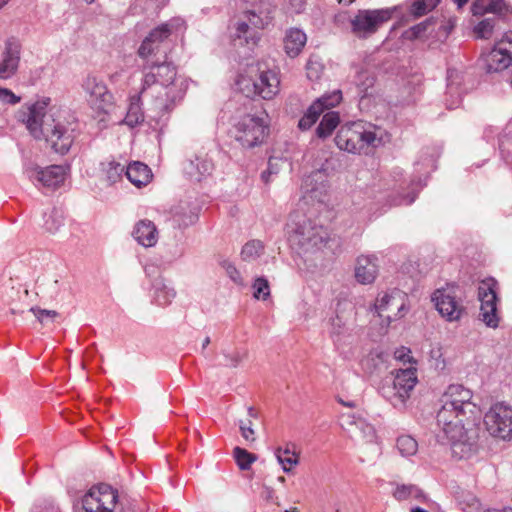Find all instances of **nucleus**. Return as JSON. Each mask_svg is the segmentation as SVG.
<instances>
[{"label":"nucleus","mask_w":512,"mask_h":512,"mask_svg":"<svg viewBox=\"0 0 512 512\" xmlns=\"http://www.w3.org/2000/svg\"><path fill=\"white\" fill-rule=\"evenodd\" d=\"M118 493L107 484L92 487L82 498L84 512H116Z\"/></svg>","instance_id":"12"},{"label":"nucleus","mask_w":512,"mask_h":512,"mask_svg":"<svg viewBox=\"0 0 512 512\" xmlns=\"http://www.w3.org/2000/svg\"><path fill=\"white\" fill-rule=\"evenodd\" d=\"M504 7L503 0H475L472 5L473 15L501 12Z\"/></svg>","instance_id":"39"},{"label":"nucleus","mask_w":512,"mask_h":512,"mask_svg":"<svg viewBox=\"0 0 512 512\" xmlns=\"http://www.w3.org/2000/svg\"><path fill=\"white\" fill-rule=\"evenodd\" d=\"M430 360L432 365L436 370L442 371L446 367V361L443 357V352L441 347H434L430 351Z\"/></svg>","instance_id":"48"},{"label":"nucleus","mask_w":512,"mask_h":512,"mask_svg":"<svg viewBox=\"0 0 512 512\" xmlns=\"http://www.w3.org/2000/svg\"><path fill=\"white\" fill-rule=\"evenodd\" d=\"M307 36L301 29L290 28L284 37V50L292 58L298 56L304 48Z\"/></svg>","instance_id":"28"},{"label":"nucleus","mask_w":512,"mask_h":512,"mask_svg":"<svg viewBox=\"0 0 512 512\" xmlns=\"http://www.w3.org/2000/svg\"><path fill=\"white\" fill-rule=\"evenodd\" d=\"M415 198H416L415 194H413L411 197L405 196V197L401 198L399 201H396L394 204L395 205H401V204L408 205V204H411L412 202H414Z\"/></svg>","instance_id":"60"},{"label":"nucleus","mask_w":512,"mask_h":512,"mask_svg":"<svg viewBox=\"0 0 512 512\" xmlns=\"http://www.w3.org/2000/svg\"><path fill=\"white\" fill-rule=\"evenodd\" d=\"M133 237L142 246L152 247L158 241V231L152 221L143 219L136 223Z\"/></svg>","instance_id":"26"},{"label":"nucleus","mask_w":512,"mask_h":512,"mask_svg":"<svg viewBox=\"0 0 512 512\" xmlns=\"http://www.w3.org/2000/svg\"><path fill=\"white\" fill-rule=\"evenodd\" d=\"M404 308L405 294L399 289L383 292L375 301V309L379 317L386 319L388 323L402 317L401 312Z\"/></svg>","instance_id":"17"},{"label":"nucleus","mask_w":512,"mask_h":512,"mask_svg":"<svg viewBox=\"0 0 512 512\" xmlns=\"http://www.w3.org/2000/svg\"><path fill=\"white\" fill-rule=\"evenodd\" d=\"M362 154L368 155L374 149L390 141L387 131L375 124L365 121H354Z\"/></svg>","instance_id":"15"},{"label":"nucleus","mask_w":512,"mask_h":512,"mask_svg":"<svg viewBox=\"0 0 512 512\" xmlns=\"http://www.w3.org/2000/svg\"><path fill=\"white\" fill-rule=\"evenodd\" d=\"M325 174L322 170L313 171L310 175L304 178L303 188L306 193L311 194V198H317V193L322 194L326 191Z\"/></svg>","instance_id":"32"},{"label":"nucleus","mask_w":512,"mask_h":512,"mask_svg":"<svg viewBox=\"0 0 512 512\" xmlns=\"http://www.w3.org/2000/svg\"><path fill=\"white\" fill-rule=\"evenodd\" d=\"M183 24L182 19L173 18L154 28L138 48L137 53L142 61L146 62L147 60H156L157 58L163 59L164 55L167 58L165 41L174 32L181 30Z\"/></svg>","instance_id":"6"},{"label":"nucleus","mask_w":512,"mask_h":512,"mask_svg":"<svg viewBox=\"0 0 512 512\" xmlns=\"http://www.w3.org/2000/svg\"><path fill=\"white\" fill-rule=\"evenodd\" d=\"M22 45L15 37L8 38L0 53V79L8 80L14 77L21 61Z\"/></svg>","instance_id":"19"},{"label":"nucleus","mask_w":512,"mask_h":512,"mask_svg":"<svg viewBox=\"0 0 512 512\" xmlns=\"http://www.w3.org/2000/svg\"><path fill=\"white\" fill-rule=\"evenodd\" d=\"M271 166H272V159L269 160L268 162V168L263 171L261 173V179L265 182V183H268L269 182V179H270V176L273 174V173H276L275 171H271Z\"/></svg>","instance_id":"59"},{"label":"nucleus","mask_w":512,"mask_h":512,"mask_svg":"<svg viewBox=\"0 0 512 512\" xmlns=\"http://www.w3.org/2000/svg\"><path fill=\"white\" fill-rule=\"evenodd\" d=\"M330 326H331L330 331H329L330 336L333 339H335L343 333L345 323L341 317L336 315L335 317L330 319Z\"/></svg>","instance_id":"54"},{"label":"nucleus","mask_w":512,"mask_h":512,"mask_svg":"<svg viewBox=\"0 0 512 512\" xmlns=\"http://www.w3.org/2000/svg\"><path fill=\"white\" fill-rule=\"evenodd\" d=\"M254 297L256 299L266 300L270 295V286L268 280L264 277H258L253 283Z\"/></svg>","instance_id":"45"},{"label":"nucleus","mask_w":512,"mask_h":512,"mask_svg":"<svg viewBox=\"0 0 512 512\" xmlns=\"http://www.w3.org/2000/svg\"><path fill=\"white\" fill-rule=\"evenodd\" d=\"M275 7L268 0H260L254 3L252 8L245 12L247 21H239L236 24L233 40L240 45H255L258 37L254 29H264L272 19Z\"/></svg>","instance_id":"5"},{"label":"nucleus","mask_w":512,"mask_h":512,"mask_svg":"<svg viewBox=\"0 0 512 512\" xmlns=\"http://www.w3.org/2000/svg\"><path fill=\"white\" fill-rule=\"evenodd\" d=\"M103 179L108 185H112L122 178L124 166L116 161H105L100 164Z\"/></svg>","instance_id":"38"},{"label":"nucleus","mask_w":512,"mask_h":512,"mask_svg":"<svg viewBox=\"0 0 512 512\" xmlns=\"http://www.w3.org/2000/svg\"><path fill=\"white\" fill-rule=\"evenodd\" d=\"M485 512H512V508H503V509H488Z\"/></svg>","instance_id":"64"},{"label":"nucleus","mask_w":512,"mask_h":512,"mask_svg":"<svg viewBox=\"0 0 512 512\" xmlns=\"http://www.w3.org/2000/svg\"><path fill=\"white\" fill-rule=\"evenodd\" d=\"M473 393L461 384H451L440 398L441 407L437 412V425L451 446L454 457L468 458L478 448L481 419L480 408L472 401Z\"/></svg>","instance_id":"1"},{"label":"nucleus","mask_w":512,"mask_h":512,"mask_svg":"<svg viewBox=\"0 0 512 512\" xmlns=\"http://www.w3.org/2000/svg\"><path fill=\"white\" fill-rule=\"evenodd\" d=\"M393 497L398 501H404L408 499H417L420 500L424 498V494L421 489L417 486L409 484V485H397L394 492Z\"/></svg>","instance_id":"40"},{"label":"nucleus","mask_w":512,"mask_h":512,"mask_svg":"<svg viewBox=\"0 0 512 512\" xmlns=\"http://www.w3.org/2000/svg\"><path fill=\"white\" fill-rule=\"evenodd\" d=\"M125 175L137 187L147 185L152 177L150 168L142 162L129 164L125 170Z\"/></svg>","instance_id":"31"},{"label":"nucleus","mask_w":512,"mask_h":512,"mask_svg":"<svg viewBox=\"0 0 512 512\" xmlns=\"http://www.w3.org/2000/svg\"><path fill=\"white\" fill-rule=\"evenodd\" d=\"M154 300L160 306H166L172 302L176 296L173 287L165 282L164 279L158 278L153 283Z\"/></svg>","instance_id":"33"},{"label":"nucleus","mask_w":512,"mask_h":512,"mask_svg":"<svg viewBox=\"0 0 512 512\" xmlns=\"http://www.w3.org/2000/svg\"><path fill=\"white\" fill-rule=\"evenodd\" d=\"M340 123L339 113L330 111L324 114L318 127L316 128V135L318 138L325 139L329 137L332 132Z\"/></svg>","instance_id":"34"},{"label":"nucleus","mask_w":512,"mask_h":512,"mask_svg":"<svg viewBox=\"0 0 512 512\" xmlns=\"http://www.w3.org/2000/svg\"><path fill=\"white\" fill-rule=\"evenodd\" d=\"M488 73L505 70L512 64V32L505 33L501 40L483 57Z\"/></svg>","instance_id":"14"},{"label":"nucleus","mask_w":512,"mask_h":512,"mask_svg":"<svg viewBox=\"0 0 512 512\" xmlns=\"http://www.w3.org/2000/svg\"><path fill=\"white\" fill-rule=\"evenodd\" d=\"M381 396L387 400L394 408L403 410L407 407V402L411 395L403 390L394 377L385 379L379 388Z\"/></svg>","instance_id":"22"},{"label":"nucleus","mask_w":512,"mask_h":512,"mask_svg":"<svg viewBox=\"0 0 512 512\" xmlns=\"http://www.w3.org/2000/svg\"><path fill=\"white\" fill-rule=\"evenodd\" d=\"M408 353H410V350H405V348L399 349L395 351V358L399 360H405V357H408Z\"/></svg>","instance_id":"61"},{"label":"nucleus","mask_w":512,"mask_h":512,"mask_svg":"<svg viewBox=\"0 0 512 512\" xmlns=\"http://www.w3.org/2000/svg\"><path fill=\"white\" fill-rule=\"evenodd\" d=\"M29 311L32 312L37 320L42 324L45 323L46 319L53 320L58 315L55 310H46L37 307H31Z\"/></svg>","instance_id":"52"},{"label":"nucleus","mask_w":512,"mask_h":512,"mask_svg":"<svg viewBox=\"0 0 512 512\" xmlns=\"http://www.w3.org/2000/svg\"><path fill=\"white\" fill-rule=\"evenodd\" d=\"M307 77L310 80H318L322 74L323 67L318 61L309 60L306 65Z\"/></svg>","instance_id":"51"},{"label":"nucleus","mask_w":512,"mask_h":512,"mask_svg":"<svg viewBox=\"0 0 512 512\" xmlns=\"http://www.w3.org/2000/svg\"><path fill=\"white\" fill-rule=\"evenodd\" d=\"M224 357L226 366L237 367L244 358V354L239 351H234L232 353H224Z\"/></svg>","instance_id":"55"},{"label":"nucleus","mask_w":512,"mask_h":512,"mask_svg":"<svg viewBox=\"0 0 512 512\" xmlns=\"http://www.w3.org/2000/svg\"><path fill=\"white\" fill-rule=\"evenodd\" d=\"M494 22L495 18H487L479 22L474 28L477 37L482 39L490 38L493 33Z\"/></svg>","instance_id":"44"},{"label":"nucleus","mask_w":512,"mask_h":512,"mask_svg":"<svg viewBox=\"0 0 512 512\" xmlns=\"http://www.w3.org/2000/svg\"><path fill=\"white\" fill-rule=\"evenodd\" d=\"M275 457L285 473H290L299 464L300 453L293 443L275 449Z\"/></svg>","instance_id":"29"},{"label":"nucleus","mask_w":512,"mask_h":512,"mask_svg":"<svg viewBox=\"0 0 512 512\" xmlns=\"http://www.w3.org/2000/svg\"><path fill=\"white\" fill-rule=\"evenodd\" d=\"M290 5L295 13H301L305 8L304 0H290Z\"/></svg>","instance_id":"58"},{"label":"nucleus","mask_w":512,"mask_h":512,"mask_svg":"<svg viewBox=\"0 0 512 512\" xmlns=\"http://www.w3.org/2000/svg\"><path fill=\"white\" fill-rule=\"evenodd\" d=\"M378 275V264L375 256L361 255L355 264V278L363 285L371 284Z\"/></svg>","instance_id":"25"},{"label":"nucleus","mask_w":512,"mask_h":512,"mask_svg":"<svg viewBox=\"0 0 512 512\" xmlns=\"http://www.w3.org/2000/svg\"><path fill=\"white\" fill-rule=\"evenodd\" d=\"M142 88L140 94L154 86L156 96L153 102L154 118L161 119L167 115L186 92V84L177 78V69L164 56L163 59L147 60L142 63Z\"/></svg>","instance_id":"2"},{"label":"nucleus","mask_w":512,"mask_h":512,"mask_svg":"<svg viewBox=\"0 0 512 512\" xmlns=\"http://www.w3.org/2000/svg\"><path fill=\"white\" fill-rule=\"evenodd\" d=\"M82 87L88 95L91 107L99 112L107 113L113 105V95L107 89L105 83L94 76H88Z\"/></svg>","instance_id":"18"},{"label":"nucleus","mask_w":512,"mask_h":512,"mask_svg":"<svg viewBox=\"0 0 512 512\" xmlns=\"http://www.w3.org/2000/svg\"><path fill=\"white\" fill-rule=\"evenodd\" d=\"M289 239L304 252H312L324 247L329 239V233L322 225L298 213L290 216Z\"/></svg>","instance_id":"4"},{"label":"nucleus","mask_w":512,"mask_h":512,"mask_svg":"<svg viewBox=\"0 0 512 512\" xmlns=\"http://www.w3.org/2000/svg\"><path fill=\"white\" fill-rule=\"evenodd\" d=\"M484 424L488 433L501 440L512 438V407L505 403H496L484 415Z\"/></svg>","instance_id":"11"},{"label":"nucleus","mask_w":512,"mask_h":512,"mask_svg":"<svg viewBox=\"0 0 512 512\" xmlns=\"http://www.w3.org/2000/svg\"><path fill=\"white\" fill-rule=\"evenodd\" d=\"M342 100L341 90H334L317 98L307 109L298 122V128L302 131L309 130L319 119L325 110L337 106Z\"/></svg>","instance_id":"16"},{"label":"nucleus","mask_w":512,"mask_h":512,"mask_svg":"<svg viewBox=\"0 0 512 512\" xmlns=\"http://www.w3.org/2000/svg\"><path fill=\"white\" fill-rule=\"evenodd\" d=\"M269 128L265 121L254 115H244L233 126L234 138L245 148H253L263 143Z\"/></svg>","instance_id":"8"},{"label":"nucleus","mask_w":512,"mask_h":512,"mask_svg":"<svg viewBox=\"0 0 512 512\" xmlns=\"http://www.w3.org/2000/svg\"><path fill=\"white\" fill-rule=\"evenodd\" d=\"M454 73H456L455 70H452V69H449L448 70V92L449 93H452L454 91V87H453V83H452V77L454 75Z\"/></svg>","instance_id":"62"},{"label":"nucleus","mask_w":512,"mask_h":512,"mask_svg":"<svg viewBox=\"0 0 512 512\" xmlns=\"http://www.w3.org/2000/svg\"><path fill=\"white\" fill-rule=\"evenodd\" d=\"M497 286L498 283L493 278L483 280L478 287V298L480 305V317L482 321L491 328H496L499 324L497 314Z\"/></svg>","instance_id":"13"},{"label":"nucleus","mask_w":512,"mask_h":512,"mask_svg":"<svg viewBox=\"0 0 512 512\" xmlns=\"http://www.w3.org/2000/svg\"><path fill=\"white\" fill-rule=\"evenodd\" d=\"M342 427H344L352 437L366 442L373 441L375 437L374 427L366 422V420L352 414L342 416Z\"/></svg>","instance_id":"23"},{"label":"nucleus","mask_w":512,"mask_h":512,"mask_svg":"<svg viewBox=\"0 0 512 512\" xmlns=\"http://www.w3.org/2000/svg\"><path fill=\"white\" fill-rule=\"evenodd\" d=\"M221 266L225 269L226 274L228 277L236 284L242 285L243 279L241 277V274L239 270L228 260H223L221 262Z\"/></svg>","instance_id":"49"},{"label":"nucleus","mask_w":512,"mask_h":512,"mask_svg":"<svg viewBox=\"0 0 512 512\" xmlns=\"http://www.w3.org/2000/svg\"><path fill=\"white\" fill-rule=\"evenodd\" d=\"M26 173L30 180L36 185L40 184L47 188H57L60 186L66 175V168L61 165H51L46 168H29Z\"/></svg>","instance_id":"21"},{"label":"nucleus","mask_w":512,"mask_h":512,"mask_svg":"<svg viewBox=\"0 0 512 512\" xmlns=\"http://www.w3.org/2000/svg\"><path fill=\"white\" fill-rule=\"evenodd\" d=\"M264 252V245L260 240L248 241L241 250V257L244 261H253Z\"/></svg>","instance_id":"41"},{"label":"nucleus","mask_w":512,"mask_h":512,"mask_svg":"<svg viewBox=\"0 0 512 512\" xmlns=\"http://www.w3.org/2000/svg\"><path fill=\"white\" fill-rule=\"evenodd\" d=\"M253 424L250 419L244 421L239 420V429L242 437L248 442H254L256 440L255 431L253 429Z\"/></svg>","instance_id":"50"},{"label":"nucleus","mask_w":512,"mask_h":512,"mask_svg":"<svg viewBox=\"0 0 512 512\" xmlns=\"http://www.w3.org/2000/svg\"><path fill=\"white\" fill-rule=\"evenodd\" d=\"M396 446L400 454L404 457L413 456L418 450L417 441L409 435L399 436Z\"/></svg>","instance_id":"42"},{"label":"nucleus","mask_w":512,"mask_h":512,"mask_svg":"<svg viewBox=\"0 0 512 512\" xmlns=\"http://www.w3.org/2000/svg\"><path fill=\"white\" fill-rule=\"evenodd\" d=\"M432 301L441 316L448 321L459 320L465 310L462 304V291L456 285L437 289L432 295Z\"/></svg>","instance_id":"10"},{"label":"nucleus","mask_w":512,"mask_h":512,"mask_svg":"<svg viewBox=\"0 0 512 512\" xmlns=\"http://www.w3.org/2000/svg\"><path fill=\"white\" fill-rule=\"evenodd\" d=\"M389 358V354L379 350L374 349L370 351L361 361L362 368L365 372L369 374H375L381 372L383 369H386V363Z\"/></svg>","instance_id":"30"},{"label":"nucleus","mask_w":512,"mask_h":512,"mask_svg":"<svg viewBox=\"0 0 512 512\" xmlns=\"http://www.w3.org/2000/svg\"><path fill=\"white\" fill-rule=\"evenodd\" d=\"M395 11V8L364 9L350 19L352 33L358 38H368L388 22Z\"/></svg>","instance_id":"9"},{"label":"nucleus","mask_w":512,"mask_h":512,"mask_svg":"<svg viewBox=\"0 0 512 512\" xmlns=\"http://www.w3.org/2000/svg\"><path fill=\"white\" fill-rule=\"evenodd\" d=\"M335 143L340 150L352 154H362L354 122L346 123L340 127L335 137Z\"/></svg>","instance_id":"24"},{"label":"nucleus","mask_w":512,"mask_h":512,"mask_svg":"<svg viewBox=\"0 0 512 512\" xmlns=\"http://www.w3.org/2000/svg\"><path fill=\"white\" fill-rule=\"evenodd\" d=\"M393 377L403 390H406L410 395L412 394L418 382L416 368L409 367L407 369H399Z\"/></svg>","instance_id":"37"},{"label":"nucleus","mask_w":512,"mask_h":512,"mask_svg":"<svg viewBox=\"0 0 512 512\" xmlns=\"http://www.w3.org/2000/svg\"><path fill=\"white\" fill-rule=\"evenodd\" d=\"M374 85V78L369 75L367 71H361L357 76V86L359 88V92L365 96L367 94L368 88Z\"/></svg>","instance_id":"47"},{"label":"nucleus","mask_w":512,"mask_h":512,"mask_svg":"<svg viewBox=\"0 0 512 512\" xmlns=\"http://www.w3.org/2000/svg\"><path fill=\"white\" fill-rule=\"evenodd\" d=\"M142 94L130 98L124 123L129 127H135L144 121V113L141 108L140 98Z\"/></svg>","instance_id":"35"},{"label":"nucleus","mask_w":512,"mask_h":512,"mask_svg":"<svg viewBox=\"0 0 512 512\" xmlns=\"http://www.w3.org/2000/svg\"><path fill=\"white\" fill-rule=\"evenodd\" d=\"M257 78L253 80L252 91L247 93L249 97L252 92L265 100L273 99L280 91V78L278 72L272 69L258 68Z\"/></svg>","instance_id":"20"},{"label":"nucleus","mask_w":512,"mask_h":512,"mask_svg":"<svg viewBox=\"0 0 512 512\" xmlns=\"http://www.w3.org/2000/svg\"><path fill=\"white\" fill-rule=\"evenodd\" d=\"M248 416H249L250 419L258 417V414H257L256 410L253 407H248Z\"/></svg>","instance_id":"63"},{"label":"nucleus","mask_w":512,"mask_h":512,"mask_svg":"<svg viewBox=\"0 0 512 512\" xmlns=\"http://www.w3.org/2000/svg\"><path fill=\"white\" fill-rule=\"evenodd\" d=\"M233 456L238 467L241 470L250 469L251 465L257 460V456L255 454L250 453L246 449L241 447L234 448Z\"/></svg>","instance_id":"43"},{"label":"nucleus","mask_w":512,"mask_h":512,"mask_svg":"<svg viewBox=\"0 0 512 512\" xmlns=\"http://www.w3.org/2000/svg\"><path fill=\"white\" fill-rule=\"evenodd\" d=\"M183 24L182 19L173 18L154 28L138 48L137 53L142 61L146 62L147 60H156L157 58L163 59L164 55L167 58L165 41L174 32L181 30Z\"/></svg>","instance_id":"7"},{"label":"nucleus","mask_w":512,"mask_h":512,"mask_svg":"<svg viewBox=\"0 0 512 512\" xmlns=\"http://www.w3.org/2000/svg\"><path fill=\"white\" fill-rule=\"evenodd\" d=\"M50 98L44 97L31 105H26L17 113V119L24 123L26 129L35 139L44 138L53 150L61 155L69 152L74 139L75 128L71 124L56 121L47 114Z\"/></svg>","instance_id":"3"},{"label":"nucleus","mask_w":512,"mask_h":512,"mask_svg":"<svg viewBox=\"0 0 512 512\" xmlns=\"http://www.w3.org/2000/svg\"><path fill=\"white\" fill-rule=\"evenodd\" d=\"M213 168L214 165L210 160L196 157L185 164L184 172L191 181L200 182L212 173Z\"/></svg>","instance_id":"27"},{"label":"nucleus","mask_w":512,"mask_h":512,"mask_svg":"<svg viewBox=\"0 0 512 512\" xmlns=\"http://www.w3.org/2000/svg\"><path fill=\"white\" fill-rule=\"evenodd\" d=\"M43 220L42 227L45 232L55 234L64 224V215L61 209L54 207L43 214Z\"/></svg>","instance_id":"36"},{"label":"nucleus","mask_w":512,"mask_h":512,"mask_svg":"<svg viewBox=\"0 0 512 512\" xmlns=\"http://www.w3.org/2000/svg\"><path fill=\"white\" fill-rule=\"evenodd\" d=\"M21 101V97L13 93L8 88L0 87V102L3 104L16 105Z\"/></svg>","instance_id":"53"},{"label":"nucleus","mask_w":512,"mask_h":512,"mask_svg":"<svg viewBox=\"0 0 512 512\" xmlns=\"http://www.w3.org/2000/svg\"><path fill=\"white\" fill-rule=\"evenodd\" d=\"M31 512H61L60 507L51 498H43L35 501Z\"/></svg>","instance_id":"46"},{"label":"nucleus","mask_w":512,"mask_h":512,"mask_svg":"<svg viewBox=\"0 0 512 512\" xmlns=\"http://www.w3.org/2000/svg\"><path fill=\"white\" fill-rule=\"evenodd\" d=\"M410 12L415 17H420L425 15L426 13L430 12L428 8L425 6V2L422 0H417L413 2V4L410 7Z\"/></svg>","instance_id":"57"},{"label":"nucleus","mask_w":512,"mask_h":512,"mask_svg":"<svg viewBox=\"0 0 512 512\" xmlns=\"http://www.w3.org/2000/svg\"><path fill=\"white\" fill-rule=\"evenodd\" d=\"M428 23L422 22L419 23L413 27H411L407 32L406 35L409 39H416L420 37L427 29Z\"/></svg>","instance_id":"56"}]
</instances>
